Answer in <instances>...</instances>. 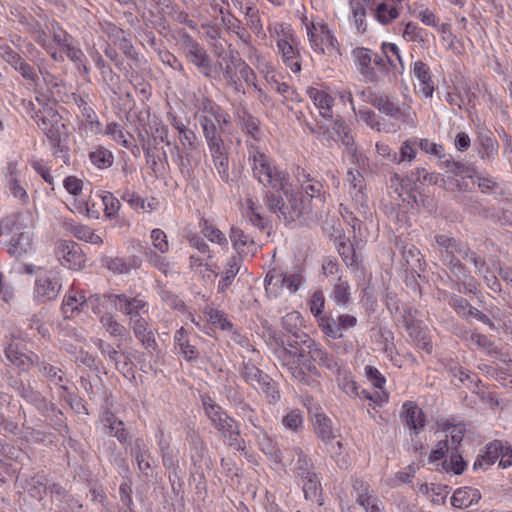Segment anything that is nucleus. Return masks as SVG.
Wrapping results in <instances>:
<instances>
[{
    "label": "nucleus",
    "instance_id": "nucleus-20",
    "mask_svg": "<svg viewBox=\"0 0 512 512\" xmlns=\"http://www.w3.org/2000/svg\"><path fill=\"white\" fill-rule=\"evenodd\" d=\"M357 64L359 65L360 74L364 77L365 81L378 82L379 77L375 69L371 66L372 54L371 50L367 48H356L353 51Z\"/></svg>",
    "mask_w": 512,
    "mask_h": 512
},
{
    "label": "nucleus",
    "instance_id": "nucleus-29",
    "mask_svg": "<svg viewBox=\"0 0 512 512\" xmlns=\"http://www.w3.org/2000/svg\"><path fill=\"white\" fill-rule=\"evenodd\" d=\"M481 495L478 490L469 487L457 489L452 498L451 504L456 508H467L474 502H478Z\"/></svg>",
    "mask_w": 512,
    "mask_h": 512
},
{
    "label": "nucleus",
    "instance_id": "nucleus-47",
    "mask_svg": "<svg viewBox=\"0 0 512 512\" xmlns=\"http://www.w3.org/2000/svg\"><path fill=\"white\" fill-rule=\"evenodd\" d=\"M307 94L313 100L314 105L318 109L329 108L333 106L334 98L322 90H318L314 87H309L307 90Z\"/></svg>",
    "mask_w": 512,
    "mask_h": 512
},
{
    "label": "nucleus",
    "instance_id": "nucleus-11",
    "mask_svg": "<svg viewBox=\"0 0 512 512\" xmlns=\"http://www.w3.org/2000/svg\"><path fill=\"white\" fill-rule=\"evenodd\" d=\"M4 354L7 360L21 371L29 370L37 356L19 343L10 341L5 345Z\"/></svg>",
    "mask_w": 512,
    "mask_h": 512
},
{
    "label": "nucleus",
    "instance_id": "nucleus-63",
    "mask_svg": "<svg viewBox=\"0 0 512 512\" xmlns=\"http://www.w3.org/2000/svg\"><path fill=\"white\" fill-rule=\"evenodd\" d=\"M151 240L154 248L160 253L164 254L169 250V243L165 232L159 228H155L151 231Z\"/></svg>",
    "mask_w": 512,
    "mask_h": 512
},
{
    "label": "nucleus",
    "instance_id": "nucleus-14",
    "mask_svg": "<svg viewBox=\"0 0 512 512\" xmlns=\"http://www.w3.org/2000/svg\"><path fill=\"white\" fill-rule=\"evenodd\" d=\"M174 349L176 354L181 355L188 362H196L200 358V351L191 343L188 331L184 327L174 334Z\"/></svg>",
    "mask_w": 512,
    "mask_h": 512
},
{
    "label": "nucleus",
    "instance_id": "nucleus-28",
    "mask_svg": "<svg viewBox=\"0 0 512 512\" xmlns=\"http://www.w3.org/2000/svg\"><path fill=\"white\" fill-rule=\"evenodd\" d=\"M382 53L385 55L388 65L392 68L394 78L396 74H401L404 70V63L400 54V50L394 43H382Z\"/></svg>",
    "mask_w": 512,
    "mask_h": 512
},
{
    "label": "nucleus",
    "instance_id": "nucleus-46",
    "mask_svg": "<svg viewBox=\"0 0 512 512\" xmlns=\"http://www.w3.org/2000/svg\"><path fill=\"white\" fill-rule=\"evenodd\" d=\"M86 305V300L82 297L78 299L75 295L67 296L62 303V313L65 318L73 317L74 312H80Z\"/></svg>",
    "mask_w": 512,
    "mask_h": 512
},
{
    "label": "nucleus",
    "instance_id": "nucleus-6",
    "mask_svg": "<svg viewBox=\"0 0 512 512\" xmlns=\"http://www.w3.org/2000/svg\"><path fill=\"white\" fill-rule=\"evenodd\" d=\"M183 51L186 59L197 67L206 78H212V63L206 49L191 36L183 38Z\"/></svg>",
    "mask_w": 512,
    "mask_h": 512
},
{
    "label": "nucleus",
    "instance_id": "nucleus-5",
    "mask_svg": "<svg viewBox=\"0 0 512 512\" xmlns=\"http://www.w3.org/2000/svg\"><path fill=\"white\" fill-rule=\"evenodd\" d=\"M435 240L438 246L444 249L446 256L455 255V253L460 254L464 259L470 260L476 272L481 273L486 266L485 259L472 251L467 243L457 241L455 238L443 234L436 235Z\"/></svg>",
    "mask_w": 512,
    "mask_h": 512
},
{
    "label": "nucleus",
    "instance_id": "nucleus-10",
    "mask_svg": "<svg viewBox=\"0 0 512 512\" xmlns=\"http://www.w3.org/2000/svg\"><path fill=\"white\" fill-rule=\"evenodd\" d=\"M105 298L115 306V309L130 319L139 317L140 311L147 306V302L139 296L128 297L126 294H105Z\"/></svg>",
    "mask_w": 512,
    "mask_h": 512
},
{
    "label": "nucleus",
    "instance_id": "nucleus-38",
    "mask_svg": "<svg viewBox=\"0 0 512 512\" xmlns=\"http://www.w3.org/2000/svg\"><path fill=\"white\" fill-rule=\"evenodd\" d=\"M103 424L106 429L110 433L115 432L114 435L118 438L120 442H124L127 438V433L125 432L123 426V422L118 420L115 415L109 411L105 412L103 418Z\"/></svg>",
    "mask_w": 512,
    "mask_h": 512
},
{
    "label": "nucleus",
    "instance_id": "nucleus-50",
    "mask_svg": "<svg viewBox=\"0 0 512 512\" xmlns=\"http://www.w3.org/2000/svg\"><path fill=\"white\" fill-rule=\"evenodd\" d=\"M268 376L263 377V372L252 364H247L243 369V379L247 384H269Z\"/></svg>",
    "mask_w": 512,
    "mask_h": 512
},
{
    "label": "nucleus",
    "instance_id": "nucleus-52",
    "mask_svg": "<svg viewBox=\"0 0 512 512\" xmlns=\"http://www.w3.org/2000/svg\"><path fill=\"white\" fill-rule=\"evenodd\" d=\"M100 323L105 330L113 337H122L125 335L127 329L114 319L111 315H105L100 318Z\"/></svg>",
    "mask_w": 512,
    "mask_h": 512
},
{
    "label": "nucleus",
    "instance_id": "nucleus-13",
    "mask_svg": "<svg viewBox=\"0 0 512 512\" xmlns=\"http://www.w3.org/2000/svg\"><path fill=\"white\" fill-rule=\"evenodd\" d=\"M61 283L50 276H40L35 281L34 296L42 303L55 300L61 290Z\"/></svg>",
    "mask_w": 512,
    "mask_h": 512
},
{
    "label": "nucleus",
    "instance_id": "nucleus-48",
    "mask_svg": "<svg viewBox=\"0 0 512 512\" xmlns=\"http://www.w3.org/2000/svg\"><path fill=\"white\" fill-rule=\"evenodd\" d=\"M349 284L347 281H343L341 277L338 278V282L334 285L331 297L339 305H345L350 299Z\"/></svg>",
    "mask_w": 512,
    "mask_h": 512
},
{
    "label": "nucleus",
    "instance_id": "nucleus-60",
    "mask_svg": "<svg viewBox=\"0 0 512 512\" xmlns=\"http://www.w3.org/2000/svg\"><path fill=\"white\" fill-rule=\"evenodd\" d=\"M245 15L248 18L247 25L256 34L263 32V25L259 16V11L251 4L245 9Z\"/></svg>",
    "mask_w": 512,
    "mask_h": 512
},
{
    "label": "nucleus",
    "instance_id": "nucleus-45",
    "mask_svg": "<svg viewBox=\"0 0 512 512\" xmlns=\"http://www.w3.org/2000/svg\"><path fill=\"white\" fill-rule=\"evenodd\" d=\"M281 325L287 333L283 336H295L298 333H304L300 328V314L298 312H291L282 317Z\"/></svg>",
    "mask_w": 512,
    "mask_h": 512
},
{
    "label": "nucleus",
    "instance_id": "nucleus-62",
    "mask_svg": "<svg viewBox=\"0 0 512 512\" xmlns=\"http://www.w3.org/2000/svg\"><path fill=\"white\" fill-rule=\"evenodd\" d=\"M201 231L211 242H216L220 245L227 243L225 235L218 228L209 224L206 220L203 221Z\"/></svg>",
    "mask_w": 512,
    "mask_h": 512
},
{
    "label": "nucleus",
    "instance_id": "nucleus-22",
    "mask_svg": "<svg viewBox=\"0 0 512 512\" xmlns=\"http://www.w3.org/2000/svg\"><path fill=\"white\" fill-rule=\"evenodd\" d=\"M101 265L106 267L108 270L113 272L114 274H127L132 269H136L139 267L138 259L133 256L129 260H125L120 257H109L104 256L101 258Z\"/></svg>",
    "mask_w": 512,
    "mask_h": 512
},
{
    "label": "nucleus",
    "instance_id": "nucleus-26",
    "mask_svg": "<svg viewBox=\"0 0 512 512\" xmlns=\"http://www.w3.org/2000/svg\"><path fill=\"white\" fill-rule=\"evenodd\" d=\"M401 417L405 424L413 429L416 434L424 427L422 411L413 402L404 403Z\"/></svg>",
    "mask_w": 512,
    "mask_h": 512
},
{
    "label": "nucleus",
    "instance_id": "nucleus-35",
    "mask_svg": "<svg viewBox=\"0 0 512 512\" xmlns=\"http://www.w3.org/2000/svg\"><path fill=\"white\" fill-rule=\"evenodd\" d=\"M310 357L313 361L318 362L321 365L331 368L333 363L332 358L329 354L324 351L314 340L311 338L308 341V345L305 350V358Z\"/></svg>",
    "mask_w": 512,
    "mask_h": 512
},
{
    "label": "nucleus",
    "instance_id": "nucleus-57",
    "mask_svg": "<svg viewBox=\"0 0 512 512\" xmlns=\"http://www.w3.org/2000/svg\"><path fill=\"white\" fill-rule=\"evenodd\" d=\"M427 33L423 28L418 27L413 22H408L405 26L403 37L408 41L423 43L426 41Z\"/></svg>",
    "mask_w": 512,
    "mask_h": 512
},
{
    "label": "nucleus",
    "instance_id": "nucleus-31",
    "mask_svg": "<svg viewBox=\"0 0 512 512\" xmlns=\"http://www.w3.org/2000/svg\"><path fill=\"white\" fill-rule=\"evenodd\" d=\"M277 46L282 53L284 63L290 67V69L297 73L301 70V64L298 60L299 52L293 47L287 40H279Z\"/></svg>",
    "mask_w": 512,
    "mask_h": 512
},
{
    "label": "nucleus",
    "instance_id": "nucleus-59",
    "mask_svg": "<svg viewBox=\"0 0 512 512\" xmlns=\"http://www.w3.org/2000/svg\"><path fill=\"white\" fill-rule=\"evenodd\" d=\"M448 304L451 308L455 310V312L462 316L467 317L469 314V310H471L472 305L469 303V301L462 296L453 294L449 298Z\"/></svg>",
    "mask_w": 512,
    "mask_h": 512
},
{
    "label": "nucleus",
    "instance_id": "nucleus-18",
    "mask_svg": "<svg viewBox=\"0 0 512 512\" xmlns=\"http://www.w3.org/2000/svg\"><path fill=\"white\" fill-rule=\"evenodd\" d=\"M477 143L481 159L491 161L498 154L499 144L493 133L488 129L478 131Z\"/></svg>",
    "mask_w": 512,
    "mask_h": 512
},
{
    "label": "nucleus",
    "instance_id": "nucleus-44",
    "mask_svg": "<svg viewBox=\"0 0 512 512\" xmlns=\"http://www.w3.org/2000/svg\"><path fill=\"white\" fill-rule=\"evenodd\" d=\"M377 335V342L382 345V351L393 360V354L396 351L394 333L389 329L380 328Z\"/></svg>",
    "mask_w": 512,
    "mask_h": 512
},
{
    "label": "nucleus",
    "instance_id": "nucleus-33",
    "mask_svg": "<svg viewBox=\"0 0 512 512\" xmlns=\"http://www.w3.org/2000/svg\"><path fill=\"white\" fill-rule=\"evenodd\" d=\"M17 237H13L8 245V253L14 257H21L31 247V236L25 231H19L16 233Z\"/></svg>",
    "mask_w": 512,
    "mask_h": 512
},
{
    "label": "nucleus",
    "instance_id": "nucleus-40",
    "mask_svg": "<svg viewBox=\"0 0 512 512\" xmlns=\"http://www.w3.org/2000/svg\"><path fill=\"white\" fill-rule=\"evenodd\" d=\"M239 123L246 130V132L255 140L258 139L260 133V121L258 118L251 115L248 111L243 110L239 114Z\"/></svg>",
    "mask_w": 512,
    "mask_h": 512
},
{
    "label": "nucleus",
    "instance_id": "nucleus-56",
    "mask_svg": "<svg viewBox=\"0 0 512 512\" xmlns=\"http://www.w3.org/2000/svg\"><path fill=\"white\" fill-rule=\"evenodd\" d=\"M149 355H159L161 350L156 341L154 332L147 330L140 337H136Z\"/></svg>",
    "mask_w": 512,
    "mask_h": 512
},
{
    "label": "nucleus",
    "instance_id": "nucleus-9",
    "mask_svg": "<svg viewBox=\"0 0 512 512\" xmlns=\"http://www.w3.org/2000/svg\"><path fill=\"white\" fill-rule=\"evenodd\" d=\"M305 405L307 406L311 420L314 423L316 435L321 438L325 444H330L336 438V432L333 429L332 421L321 411L313 399H306Z\"/></svg>",
    "mask_w": 512,
    "mask_h": 512
},
{
    "label": "nucleus",
    "instance_id": "nucleus-36",
    "mask_svg": "<svg viewBox=\"0 0 512 512\" xmlns=\"http://www.w3.org/2000/svg\"><path fill=\"white\" fill-rule=\"evenodd\" d=\"M242 260L235 256L231 257L227 263V268L225 270V276L218 284V292L224 293L232 284L235 276L238 274L241 268Z\"/></svg>",
    "mask_w": 512,
    "mask_h": 512
},
{
    "label": "nucleus",
    "instance_id": "nucleus-4",
    "mask_svg": "<svg viewBox=\"0 0 512 512\" xmlns=\"http://www.w3.org/2000/svg\"><path fill=\"white\" fill-rule=\"evenodd\" d=\"M205 413L215 428L221 432L227 444L239 449L241 447L239 442V429L235 421L230 418L219 405L207 407Z\"/></svg>",
    "mask_w": 512,
    "mask_h": 512
},
{
    "label": "nucleus",
    "instance_id": "nucleus-58",
    "mask_svg": "<svg viewBox=\"0 0 512 512\" xmlns=\"http://www.w3.org/2000/svg\"><path fill=\"white\" fill-rule=\"evenodd\" d=\"M417 144V139L406 140L400 147V155L397 158V154L394 155V159L397 160L399 164L403 162H411L416 156V150L414 146Z\"/></svg>",
    "mask_w": 512,
    "mask_h": 512
},
{
    "label": "nucleus",
    "instance_id": "nucleus-1",
    "mask_svg": "<svg viewBox=\"0 0 512 512\" xmlns=\"http://www.w3.org/2000/svg\"><path fill=\"white\" fill-rule=\"evenodd\" d=\"M265 204L268 210L276 214L285 224H290L303 215L305 203L302 193L293 186L287 191L274 190L265 192Z\"/></svg>",
    "mask_w": 512,
    "mask_h": 512
},
{
    "label": "nucleus",
    "instance_id": "nucleus-15",
    "mask_svg": "<svg viewBox=\"0 0 512 512\" xmlns=\"http://www.w3.org/2000/svg\"><path fill=\"white\" fill-rule=\"evenodd\" d=\"M230 240L233 244L234 249L238 253L240 260L248 255L254 256L257 251V246L254 239L244 233V231L238 227H232L230 231Z\"/></svg>",
    "mask_w": 512,
    "mask_h": 512
},
{
    "label": "nucleus",
    "instance_id": "nucleus-12",
    "mask_svg": "<svg viewBox=\"0 0 512 512\" xmlns=\"http://www.w3.org/2000/svg\"><path fill=\"white\" fill-rule=\"evenodd\" d=\"M183 150L179 153V146H175L178 151L179 167L183 172L185 168L189 171L193 162H197L198 149H197V136L193 133H184V137L180 138Z\"/></svg>",
    "mask_w": 512,
    "mask_h": 512
},
{
    "label": "nucleus",
    "instance_id": "nucleus-49",
    "mask_svg": "<svg viewBox=\"0 0 512 512\" xmlns=\"http://www.w3.org/2000/svg\"><path fill=\"white\" fill-rule=\"evenodd\" d=\"M447 267L457 279L470 278V272L467 267L455 255L445 256Z\"/></svg>",
    "mask_w": 512,
    "mask_h": 512
},
{
    "label": "nucleus",
    "instance_id": "nucleus-16",
    "mask_svg": "<svg viewBox=\"0 0 512 512\" xmlns=\"http://www.w3.org/2000/svg\"><path fill=\"white\" fill-rule=\"evenodd\" d=\"M257 180L264 187H269V191L282 190L285 192L289 187L293 186L289 181V174L278 169L275 165L262 178Z\"/></svg>",
    "mask_w": 512,
    "mask_h": 512
},
{
    "label": "nucleus",
    "instance_id": "nucleus-34",
    "mask_svg": "<svg viewBox=\"0 0 512 512\" xmlns=\"http://www.w3.org/2000/svg\"><path fill=\"white\" fill-rule=\"evenodd\" d=\"M21 76L28 82V85L36 90L39 85V77L36 73L35 68L30 65L20 55L19 58L11 65Z\"/></svg>",
    "mask_w": 512,
    "mask_h": 512
},
{
    "label": "nucleus",
    "instance_id": "nucleus-19",
    "mask_svg": "<svg viewBox=\"0 0 512 512\" xmlns=\"http://www.w3.org/2000/svg\"><path fill=\"white\" fill-rule=\"evenodd\" d=\"M367 102L378 109L379 112L386 114L395 119H399L402 116L400 107L395 104L386 94H377L374 92H368Z\"/></svg>",
    "mask_w": 512,
    "mask_h": 512
},
{
    "label": "nucleus",
    "instance_id": "nucleus-17",
    "mask_svg": "<svg viewBox=\"0 0 512 512\" xmlns=\"http://www.w3.org/2000/svg\"><path fill=\"white\" fill-rule=\"evenodd\" d=\"M45 490L49 492L52 501L58 507V512H70V510H74L76 507H81V505L58 484H50L45 487Z\"/></svg>",
    "mask_w": 512,
    "mask_h": 512
},
{
    "label": "nucleus",
    "instance_id": "nucleus-54",
    "mask_svg": "<svg viewBox=\"0 0 512 512\" xmlns=\"http://www.w3.org/2000/svg\"><path fill=\"white\" fill-rule=\"evenodd\" d=\"M208 317V321L216 327H219L222 330H231L233 325L226 318L224 312L219 311L217 309L210 308L205 312Z\"/></svg>",
    "mask_w": 512,
    "mask_h": 512
},
{
    "label": "nucleus",
    "instance_id": "nucleus-23",
    "mask_svg": "<svg viewBox=\"0 0 512 512\" xmlns=\"http://www.w3.org/2000/svg\"><path fill=\"white\" fill-rule=\"evenodd\" d=\"M131 455L134 457L138 469L145 476H150L153 472V460L147 449L144 447L142 439H137L134 447L131 450Z\"/></svg>",
    "mask_w": 512,
    "mask_h": 512
},
{
    "label": "nucleus",
    "instance_id": "nucleus-7",
    "mask_svg": "<svg viewBox=\"0 0 512 512\" xmlns=\"http://www.w3.org/2000/svg\"><path fill=\"white\" fill-rule=\"evenodd\" d=\"M501 457L499 465L507 468L512 465V447L505 445L500 440H494L487 444L486 450L483 455L477 458L474 462L473 468H485L495 463Z\"/></svg>",
    "mask_w": 512,
    "mask_h": 512
},
{
    "label": "nucleus",
    "instance_id": "nucleus-39",
    "mask_svg": "<svg viewBox=\"0 0 512 512\" xmlns=\"http://www.w3.org/2000/svg\"><path fill=\"white\" fill-rule=\"evenodd\" d=\"M318 326L320 330L326 336L332 339H338L343 336L340 331L337 319H334L332 316L325 315L317 320Z\"/></svg>",
    "mask_w": 512,
    "mask_h": 512
},
{
    "label": "nucleus",
    "instance_id": "nucleus-3",
    "mask_svg": "<svg viewBox=\"0 0 512 512\" xmlns=\"http://www.w3.org/2000/svg\"><path fill=\"white\" fill-rule=\"evenodd\" d=\"M310 337L306 333H298L295 336H280L270 334L271 343L276 346V351L298 361L305 360V350Z\"/></svg>",
    "mask_w": 512,
    "mask_h": 512
},
{
    "label": "nucleus",
    "instance_id": "nucleus-2",
    "mask_svg": "<svg viewBox=\"0 0 512 512\" xmlns=\"http://www.w3.org/2000/svg\"><path fill=\"white\" fill-rule=\"evenodd\" d=\"M293 453L292 470L302 479L305 498L313 499L317 496L320 487L318 476L314 471V464L300 448H294Z\"/></svg>",
    "mask_w": 512,
    "mask_h": 512
},
{
    "label": "nucleus",
    "instance_id": "nucleus-41",
    "mask_svg": "<svg viewBox=\"0 0 512 512\" xmlns=\"http://www.w3.org/2000/svg\"><path fill=\"white\" fill-rule=\"evenodd\" d=\"M304 281V268L302 266H295L291 271L285 273L284 286L291 293H296Z\"/></svg>",
    "mask_w": 512,
    "mask_h": 512
},
{
    "label": "nucleus",
    "instance_id": "nucleus-30",
    "mask_svg": "<svg viewBox=\"0 0 512 512\" xmlns=\"http://www.w3.org/2000/svg\"><path fill=\"white\" fill-rule=\"evenodd\" d=\"M220 117L221 115L215 114L199 116V123L207 143L222 140L216 126V123L220 124Z\"/></svg>",
    "mask_w": 512,
    "mask_h": 512
},
{
    "label": "nucleus",
    "instance_id": "nucleus-25",
    "mask_svg": "<svg viewBox=\"0 0 512 512\" xmlns=\"http://www.w3.org/2000/svg\"><path fill=\"white\" fill-rule=\"evenodd\" d=\"M439 165L442 169H445L447 173L454 176L474 178L475 169L463 162L455 161L451 155L443 154Z\"/></svg>",
    "mask_w": 512,
    "mask_h": 512
},
{
    "label": "nucleus",
    "instance_id": "nucleus-21",
    "mask_svg": "<svg viewBox=\"0 0 512 512\" xmlns=\"http://www.w3.org/2000/svg\"><path fill=\"white\" fill-rule=\"evenodd\" d=\"M384 386H370L369 389H364L362 386H344L347 394H354L372 401L377 405L387 402L388 394L383 390Z\"/></svg>",
    "mask_w": 512,
    "mask_h": 512
},
{
    "label": "nucleus",
    "instance_id": "nucleus-55",
    "mask_svg": "<svg viewBox=\"0 0 512 512\" xmlns=\"http://www.w3.org/2000/svg\"><path fill=\"white\" fill-rule=\"evenodd\" d=\"M443 466L446 470L453 471L455 474L459 475L464 471L466 463L463 461L462 456L458 453L457 448L454 447L451 448L450 460H445L443 462Z\"/></svg>",
    "mask_w": 512,
    "mask_h": 512
},
{
    "label": "nucleus",
    "instance_id": "nucleus-27",
    "mask_svg": "<svg viewBox=\"0 0 512 512\" xmlns=\"http://www.w3.org/2000/svg\"><path fill=\"white\" fill-rule=\"evenodd\" d=\"M249 160L252 161V172L256 179L262 178L274 166L271 158L255 147L250 151Z\"/></svg>",
    "mask_w": 512,
    "mask_h": 512
},
{
    "label": "nucleus",
    "instance_id": "nucleus-64",
    "mask_svg": "<svg viewBox=\"0 0 512 512\" xmlns=\"http://www.w3.org/2000/svg\"><path fill=\"white\" fill-rule=\"evenodd\" d=\"M282 422L285 427L298 432L303 426V416L298 410H292L283 418Z\"/></svg>",
    "mask_w": 512,
    "mask_h": 512
},
{
    "label": "nucleus",
    "instance_id": "nucleus-53",
    "mask_svg": "<svg viewBox=\"0 0 512 512\" xmlns=\"http://www.w3.org/2000/svg\"><path fill=\"white\" fill-rule=\"evenodd\" d=\"M336 134L340 137L341 142L346 147H352L354 145V138L351 135L349 126L340 117L334 120V127Z\"/></svg>",
    "mask_w": 512,
    "mask_h": 512
},
{
    "label": "nucleus",
    "instance_id": "nucleus-24",
    "mask_svg": "<svg viewBox=\"0 0 512 512\" xmlns=\"http://www.w3.org/2000/svg\"><path fill=\"white\" fill-rule=\"evenodd\" d=\"M440 178V174L429 173L425 168L418 167L414 171H412L411 176L406 179H400L398 174H394L391 178V181L394 179L400 181L402 188H408L409 183H413L416 185L417 182H428L433 185H437Z\"/></svg>",
    "mask_w": 512,
    "mask_h": 512
},
{
    "label": "nucleus",
    "instance_id": "nucleus-8",
    "mask_svg": "<svg viewBox=\"0 0 512 512\" xmlns=\"http://www.w3.org/2000/svg\"><path fill=\"white\" fill-rule=\"evenodd\" d=\"M55 255L61 264L71 270H81L85 266V254L81 247L72 240H58Z\"/></svg>",
    "mask_w": 512,
    "mask_h": 512
},
{
    "label": "nucleus",
    "instance_id": "nucleus-51",
    "mask_svg": "<svg viewBox=\"0 0 512 512\" xmlns=\"http://www.w3.org/2000/svg\"><path fill=\"white\" fill-rule=\"evenodd\" d=\"M308 305L310 312L317 320L326 315L323 314V310L325 307V297L324 293L321 290H316L312 293Z\"/></svg>",
    "mask_w": 512,
    "mask_h": 512
},
{
    "label": "nucleus",
    "instance_id": "nucleus-37",
    "mask_svg": "<svg viewBox=\"0 0 512 512\" xmlns=\"http://www.w3.org/2000/svg\"><path fill=\"white\" fill-rule=\"evenodd\" d=\"M89 159L97 168L105 169L112 166L114 156L110 150L99 146L89 153Z\"/></svg>",
    "mask_w": 512,
    "mask_h": 512
},
{
    "label": "nucleus",
    "instance_id": "nucleus-61",
    "mask_svg": "<svg viewBox=\"0 0 512 512\" xmlns=\"http://www.w3.org/2000/svg\"><path fill=\"white\" fill-rule=\"evenodd\" d=\"M471 341L486 351L488 354L499 353L498 347L495 345V343L484 334L473 333L471 335Z\"/></svg>",
    "mask_w": 512,
    "mask_h": 512
},
{
    "label": "nucleus",
    "instance_id": "nucleus-42",
    "mask_svg": "<svg viewBox=\"0 0 512 512\" xmlns=\"http://www.w3.org/2000/svg\"><path fill=\"white\" fill-rule=\"evenodd\" d=\"M374 15L379 23L387 25L399 16V11L394 6L382 2L375 8Z\"/></svg>",
    "mask_w": 512,
    "mask_h": 512
},
{
    "label": "nucleus",
    "instance_id": "nucleus-43",
    "mask_svg": "<svg viewBox=\"0 0 512 512\" xmlns=\"http://www.w3.org/2000/svg\"><path fill=\"white\" fill-rule=\"evenodd\" d=\"M53 118L56 119L50 124V126H47L46 118L43 117L41 119L42 124L44 125L42 129L51 144H59V139H61V129L65 126L60 123L58 119L59 116L57 114H54Z\"/></svg>",
    "mask_w": 512,
    "mask_h": 512
},
{
    "label": "nucleus",
    "instance_id": "nucleus-32",
    "mask_svg": "<svg viewBox=\"0 0 512 512\" xmlns=\"http://www.w3.org/2000/svg\"><path fill=\"white\" fill-rule=\"evenodd\" d=\"M402 258L407 270L412 272L423 271L422 255L416 246L412 244L403 246Z\"/></svg>",
    "mask_w": 512,
    "mask_h": 512
}]
</instances>
